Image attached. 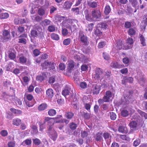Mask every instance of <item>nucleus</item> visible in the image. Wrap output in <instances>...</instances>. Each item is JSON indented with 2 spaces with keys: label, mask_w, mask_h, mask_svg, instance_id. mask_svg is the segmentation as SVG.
Returning <instances> with one entry per match:
<instances>
[{
  "label": "nucleus",
  "mask_w": 147,
  "mask_h": 147,
  "mask_svg": "<svg viewBox=\"0 0 147 147\" xmlns=\"http://www.w3.org/2000/svg\"><path fill=\"white\" fill-rule=\"evenodd\" d=\"M55 81V76L50 77L49 79V83L50 84L54 83Z\"/></svg>",
  "instance_id": "obj_57"
},
{
  "label": "nucleus",
  "mask_w": 147,
  "mask_h": 147,
  "mask_svg": "<svg viewBox=\"0 0 147 147\" xmlns=\"http://www.w3.org/2000/svg\"><path fill=\"white\" fill-rule=\"evenodd\" d=\"M67 65L68 72L69 73H71L74 66V62L72 60L69 61H68Z\"/></svg>",
  "instance_id": "obj_17"
},
{
  "label": "nucleus",
  "mask_w": 147,
  "mask_h": 147,
  "mask_svg": "<svg viewBox=\"0 0 147 147\" xmlns=\"http://www.w3.org/2000/svg\"><path fill=\"white\" fill-rule=\"evenodd\" d=\"M135 77L141 85L142 86L144 85L145 79L143 77V74L140 71L138 72L137 75L135 76Z\"/></svg>",
  "instance_id": "obj_9"
},
{
  "label": "nucleus",
  "mask_w": 147,
  "mask_h": 147,
  "mask_svg": "<svg viewBox=\"0 0 147 147\" xmlns=\"http://www.w3.org/2000/svg\"><path fill=\"white\" fill-rule=\"evenodd\" d=\"M139 38L141 42V44L143 46H146V40L144 36L141 34H139Z\"/></svg>",
  "instance_id": "obj_25"
},
{
  "label": "nucleus",
  "mask_w": 147,
  "mask_h": 147,
  "mask_svg": "<svg viewBox=\"0 0 147 147\" xmlns=\"http://www.w3.org/2000/svg\"><path fill=\"white\" fill-rule=\"evenodd\" d=\"M10 110L12 113L17 115H19L22 113V111L20 110L16 109L13 108H11Z\"/></svg>",
  "instance_id": "obj_37"
},
{
  "label": "nucleus",
  "mask_w": 147,
  "mask_h": 147,
  "mask_svg": "<svg viewBox=\"0 0 147 147\" xmlns=\"http://www.w3.org/2000/svg\"><path fill=\"white\" fill-rule=\"evenodd\" d=\"M25 96L28 100L25 101L26 105L29 107H32L34 105V99L33 95L30 94H26Z\"/></svg>",
  "instance_id": "obj_6"
},
{
  "label": "nucleus",
  "mask_w": 147,
  "mask_h": 147,
  "mask_svg": "<svg viewBox=\"0 0 147 147\" xmlns=\"http://www.w3.org/2000/svg\"><path fill=\"white\" fill-rule=\"evenodd\" d=\"M0 134L2 136L5 137L7 135L8 133L7 130H3L1 131Z\"/></svg>",
  "instance_id": "obj_60"
},
{
  "label": "nucleus",
  "mask_w": 147,
  "mask_h": 147,
  "mask_svg": "<svg viewBox=\"0 0 147 147\" xmlns=\"http://www.w3.org/2000/svg\"><path fill=\"white\" fill-rule=\"evenodd\" d=\"M124 26L126 28H130L131 26V23L129 22H126L125 23Z\"/></svg>",
  "instance_id": "obj_55"
},
{
  "label": "nucleus",
  "mask_w": 147,
  "mask_h": 147,
  "mask_svg": "<svg viewBox=\"0 0 147 147\" xmlns=\"http://www.w3.org/2000/svg\"><path fill=\"white\" fill-rule=\"evenodd\" d=\"M94 34L96 36H99L102 35V31L100 28L96 26L94 31Z\"/></svg>",
  "instance_id": "obj_33"
},
{
  "label": "nucleus",
  "mask_w": 147,
  "mask_h": 147,
  "mask_svg": "<svg viewBox=\"0 0 147 147\" xmlns=\"http://www.w3.org/2000/svg\"><path fill=\"white\" fill-rule=\"evenodd\" d=\"M111 67L115 69H119L123 67L122 65H121L116 62H112L111 64Z\"/></svg>",
  "instance_id": "obj_28"
},
{
  "label": "nucleus",
  "mask_w": 147,
  "mask_h": 147,
  "mask_svg": "<svg viewBox=\"0 0 147 147\" xmlns=\"http://www.w3.org/2000/svg\"><path fill=\"white\" fill-rule=\"evenodd\" d=\"M55 27L54 26H49L48 27V30L49 32H54L55 31Z\"/></svg>",
  "instance_id": "obj_64"
},
{
  "label": "nucleus",
  "mask_w": 147,
  "mask_h": 147,
  "mask_svg": "<svg viewBox=\"0 0 147 147\" xmlns=\"http://www.w3.org/2000/svg\"><path fill=\"white\" fill-rule=\"evenodd\" d=\"M90 114L84 112L83 117L86 119H89L90 118Z\"/></svg>",
  "instance_id": "obj_59"
},
{
  "label": "nucleus",
  "mask_w": 147,
  "mask_h": 147,
  "mask_svg": "<svg viewBox=\"0 0 147 147\" xmlns=\"http://www.w3.org/2000/svg\"><path fill=\"white\" fill-rule=\"evenodd\" d=\"M103 70L99 68H97L95 70V74L92 76L93 80L96 83L99 80H100L103 79L104 78Z\"/></svg>",
  "instance_id": "obj_4"
},
{
  "label": "nucleus",
  "mask_w": 147,
  "mask_h": 147,
  "mask_svg": "<svg viewBox=\"0 0 147 147\" xmlns=\"http://www.w3.org/2000/svg\"><path fill=\"white\" fill-rule=\"evenodd\" d=\"M124 79L126 80V82H127L132 83L133 82V78L131 77H124Z\"/></svg>",
  "instance_id": "obj_52"
},
{
  "label": "nucleus",
  "mask_w": 147,
  "mask_h": 147,
  "mask_svg": "<svg viewBox=\"0 0 147 147\" xmlns=\"http://www.w3.org/2000/svg\"><path fill=\"white\" fill-rule=\"evenodd\" d=\"M15 24L16 25L23 24L26 22V20L24 19L18 18H16L14 20Z\"/></svg>",
  "instance_id": "obj_18"
},
{
  "label": "nucleus",
  "mask_w": 147,
  "mask_h": 147,
  "mask_svg": "<svg viewBox=\"0 0 147 147\" xmlns=\"http://www.w3.org/2000/svg\"><path fill=\"white\" fill-rule=\"evenodd\" d=\"M69 126L70 128L72 130L75 129L77 127V124L74 122H72L70 123Z\"/></svg>",
  "instance_id": "obj_43"
},
{
  "label": "nucleus",
  "mask_w": 147,
  "mask_h": 147,
  "mask_svg": "<svg viewBox=\"0 0 147 147\" xmlns=\"http://www.w3.org/2000/svg\"><path fill=\"white\" fill-rule=\"evenodd\" d=\"M42 28L39 26H36L30 31V35L34 38H38L40 40L45 38V33L42 31Z\"/></svg>",
  "instance_id": "obj_1"
},
{
  "label": "nucleus",
  "mask_w": 147,
  "mask_h": 147,
  "mask_svg": "<svg viewBox=\"0 0 147 147\" xmlns=\"http://www.w3.org/2000/svg\"><path fill=\"white\" fill-rule=\"evenodd\" d=\"M74 116V113L68 111L65 113V116L67 119H71Z\"/></svg>",
  "instance_id": "obj_29"
},
{
  "label": "nucleus",
  "mask_w": 147,
  "mask_h": 147,
  "mask_svg": "<svg viewBox=\"0 0 147 147\" xmlns=\"http://www.w3.org/2000/svg\"><path fill=\"white\" fill-rule=\"evenodd\" d=\"M51 38L54 40H58L59 39V37L58 35L55 33H53L51 34Z\"/></svg>",
  "instance_id": "obj_50"
},
{
  "label": "nucleus",
  "mask_w": 147,
  "mask_h": 147,
  "mask_svg": "<svg viewBox=\"0 0 147 147\" xmlns=\"http://www.w3.org/2000/svg\"><path fill=\"white\" fill-rule=\"evenodd\" d=\"M111 71L110 70H107L105 71V74H104V78L103 79H105V78H109L111 76Z\"/></svg>",
  "instance_id": "obj_39"
},
{
  "label": "nucleus",
  "mask_w": 147,
  "mask_h": 147,
  "mask_svg": "<svg viewBox=\"0 0 147 147\" xmlns=\"http://www.w3.org/2000/svg\"><path fill=\"white\" fill-rule=\"evenodd\" d=\"M102 133L101 131H99L96 134H94L93 138L97 141H100L103 139L102 137Z\"/></svg>",
  "instance_id": "obj_15"
},
{
  "label": "nucleus",
  "mask_w": 147,
  "mask_h": 147,
  "mask_svg": "<svg viewBox=\"0 0 147 147\" xmlns=\"http://www.w3.org/2000/svg\"><path fill=\"white\" fill-rule=\"evenodd\" d=\"M32 143V141L31 140L29 139H27L24 141L22 143L23 145H29Z\"/></svg>",
  "instance_id": "obj_44"
},
{
  "label": "nucleus",
  "mask_w": 147,
  "mask_h": 147,
  "mask_svg": "<svg viewBox=\"0 0 147 147\" xmlns=\"http://www.w3.org/2000/svg\"><path fill=\"white\" fill-rule=\"evenodd\" d=\"M9 16V15L8 13H1L0 15V18L1 19H6Z\"/></svg>",
  "instance_id": "obj_47"
},
{
  "label": "nucleus",
  "mask_w": 147,
  "mask_h": 147,
  "mask_svg": "<svg viewBox=\"0 0 147 147\" xmlns=\"http://www.w3.org/2000/svg\"><path fill=\"white\" fill-rule=\"evenodd\" d=\"M45 78L43 74L37 76L36 77V80L38 82H41L44 80Z\"/></svg>",
  "instance_id": "obj_46"
},
{
  "label": "nucleus",
  "mask_w": 147,
  "mask_h": 147,
  "mask_svg": "<svg viewBox=\"0 0 147 147\" xmlns=\"http://www.w3.org/2000/svg\"><path fill=\"white\" fill-rule=\"evenodd\" d=\"M138 112L142 117H144L146 119H147V113L140 110H138Z\"/></svg>",
  "instance_id": "obj_45"
},
{
  "label": "nucleus",
  "mask_w": 147,
  "mask_h": 147,
  "mask_svg": "<svg viewBox=\"0 0 147 147\" xmlns=\"http://www.w3.org/2000/svg\"><path fill=\"white\" fill-rule=\"evenodd\" d=\"M3 42L8 41L11 39L9 32L7 30H5L3 32V36L2 37Z\"/></svg>",
  "instance_id": "obj_12"
},
{
  "label": "nucleus",
  "mask_w": 147,
  "mask_h": 147,
  "mask_svg": "<svg viewBox=\"0 0 147 147\" xmlns=\"http://www.w3.org/2000/svg\"><path fill=\"white\" fill-rule=\"evenodd\" d=\"M111 11V9L109 5H107L104 9V13L105 15H107L109 14Z\"/></svg>",
  "instance_id": "obj_32"
},
{
  "label": "nucleus",
  "mask_w": 147,
  "mask_h": 147,
  "mask_svg": "<svg viewBox=\"0 0 147 147\" xmlns=\"http://www.w3.org/2000/svg\"><path fill=\"white\" fill-rule=\"evenodd\" d=\"M94 21L98 20L101 17V13L98 10H94L92 11Z\"/></svg>",
  "instance_id": "obj_8"
},
{
  "label": "nucleus",
  "mask_w": 147,
  "mask_h": 147,
  "mask_svg": "<svg viewBox=\"0 0 147 147\" xmlns=\"http://www.w3.org/2000/svg\"><path fill=\"white\" fill-rule=\"evenodd\" d=\"M121 114L122 117H125L128 116L129 113L127 110L124 109L121 111Z\"/></svg>",
  "instance_id": "obj_42"
},
{
  "label": "nucleus",
  "mask_w": 147,
  "mask_h": 147,
  "mask_svg": "<svg viewBox=\"0 0 147 147\" xmlns=\"http://www.w3.org/2000/svg\"><path fill=\"white\" fill-rule=\"evenodd\" d=\"M78 20L76 19H71L70 20L69 22H70L71 24V25H77L78 26Z\"/></svg>",
  "instance_id": "obj_53"
},
{
  "label": "nucleus",
  "mask_w": 147,
  "mask_h": 147,
  "mask_svg": "<svg viewBox=\"0 0 147 147\" xmlns=\"http://www.w3.org/2000/svg\"><path fill=\"white\" fill-rule=\"evenodd\" d=\"M57 10V8L55 7L54 6H52L50 7V13L51 14L54 13V11Z\"/></svg>",
  "instance_id": "obj_62"
},
{
  "label": "nucleus",
  "mask_w": 147,
  "mask_h": 147,
  "mask_svg": "<svg viewBox=\"0 0 147 147\" xmlns=\"http://www.w3.org/2000/svg\"><path fill=\"white\" fill-rule=\"evenodd\" d=\"M51 118L49 117H46L45 118L44 123L47 122L48 125L49 126L48 127V130L47 133L49 135V136L54 141H55L56 140L57 137V134L56 131H55L53 127L50 125H51V122L50 120Z\"/></svg>",
  "instance_id": "obj_2"
},
{
  "label": "nucleus",
  "mask_w": 147,
  "mask_h": 147,
  "mask_svg": "<svg viewBox=\"0 0 147 147\" xmlns=\"http://www.w3.org/2000/svg\"><path fill=\"white\" fill-rule=\"evenodd\" d=\"M142 23L144 24V28L145 29L146 25H147V14L144 16L143 20L142 22Z\"/></svg>",
  "instance_id": "obj_58"
},
{
  "label": "nucleus",
  "mask_w": 147,
  "mask_h": 147,
  "mask_svg": "<svg viewBox=\"0 0 147 147\" xmlns=\"http://www.w3.org/2000/svg\"><path fill=\"white\" fill-rule=\"evenodd\" d=\"M118 131L122 133H127L128 131L126 127L125 126L121 125L120 126L118 129Z\"/></svg>",
  "instance_id": "obj_22"
},
{
  "label": "nucleus",
  "mask_w": 147,
  "mask_h": 147,
  "mask_svg": "<svg viewBox=\"0 0 147 147\" xmlns=\"http://www.w3.org/2000/svg\"><path fill=\"white\" fill-rule=\"evenodd\" d=\"M112 93L109 90L106 91L103 96V99L107 102H109L112 98Z\"/></svg>",
  "instance_id": "obj_11"
},
{
  "label": "nucleus",
  "mask_w": 147,
  "mask_h": 147,
  "mask_svg": "<svg viewBox=\"0 0 147 147\" xmlns=\"http://www.w3.org/2000/svg\"><path fill=\"white\" fill-rule=\"evenodd\" d=\"M70 31L65 27H62V34L63 36H66L70 33Z\"/></svg>",
  "instance_id": "obj_34"
},
{
  "label": "nucleus",
  "mask_w": 147,
  "mask_h": 147,
  "mask_svg": "<svg viewBox=\"0 0 147 147\" xmlns=\"http://www.w3.org/2000/svg\"><path fill=\"white\" fill-rule=\"evenodd\" d=\"M13 66V65L11 63L7 64L5 66L6 70L7 71H10L12 69Z\"/></svg>",
  "instance_id": "obj_36"
},
{
  "label": "nucleus",
  "mask_w": 147,
  "mask_h": 147,
  "mask_svg": "<svg viewBox=\"0 0 147 147\" xmlns=\"http://www.w3.org/2000/svg\"><path fill=\"white\" fill-rule=\"evenodd\" d=\"M56 114V111L54 109H50L48 111V114L51 116H53L55 115Z\"/></svg>",
  "instance_id": "obj_38"
},
{
  "label": "nucleus",
  "mask_w": 147,
  "mask_h": 147,
  "mask_svg": "<svg viewBox=\"0 0 147 147\" xmlns=\"http://www.w3.org/2000/svg\"><path fill=\"white\" fill-rule=\"evenodd\" d=\"M79 40L83 46H87L89 44L88 38L82 31L79 32Z\"/></svg>",
  "instance_id": "obj_5"
},
{
  "label": "nucleus",
  "mask_w": 147,
  "mask_h": 147,
  "mask_svg": "<svg viewBox=\"0 0 147 147\" xmlns=\"http://www.w3.org/2000/svg\"><path fill=\"white\" fill-rule=\"evenodd\" d=\"M46 94L49 98H52L54 95L53 91L52 89H48L46 91Z\"/></svg>",
  "instance_id": "obj_26"
},
{
  "label": "nucleus",
  "mask_w": 147,
  "mask_h": 147,
  "mask_svg": "<svg viewBox=\"0 0 147 147\" xmlns=\"http://www.w3.org/2000/svg\"><path fill=\"white\" fill-rule=\"evenodd\" d=\"M120 138L123 140L127 141H129L130 140V138L129 137L124 135H121Z\"/></svg>",
  "instance_id": "obj_54"
},
{
  "label": "nucleus",
  "mask_w": 147,
  "mask_h": 147,
  "mask_svg": "<svg viewBox=\"0 0 147 147\" xmlns=\"http://www.w3.org/2000/svg\"><path fill=\"white\" fill-rule=\"evenodd\" d=\"M73 3L69 1H67L65 2L63 7L65 9H68L70 8Z\"/></svg>",
  "instance_id": "obj_21"
},
{
  "label": "nucleus",
  "mask_w": 147,
  "mask_h": 147,
  "mask_svg": "<svg viewBox=\"0 0 147 147\" xmlns=\"http://www.w3.org/2000/svg\"><path fill=\"white\" fill-rule=\"evenodd\" d=\"M131 129L132 130H135L138 129V124L137 122L134 121L130 122L129 124Z\"/></svg>",
  "instance_id": "obj_16"
},
{
  "label": "nucleus",
  "mask_w": 147,
  "mask_h": 147,
  "mask_svg": "<svg viewBox=\"0 0 147 147\" xmlns=\"http://www.w3.org/2000/svg\"><path fill=\"white\" fill-rule=\"evenodd\" d=\"M27 35L26 34H23L20 35L19 37L18 41L19 43H22L25 44L26 43V38H27Z\"/></svg>",
  "instance_id": "obj_14"
},
{
  "label": "nucleus",
  "mask_w": 147,
  "mask_h": 147,
  "mask_svg": "<svg viewBox=\"0 0 147 147\" xmlns=\"http://www.w3.org/2000/svg\"><path fill=\"white\" fill-rule=\"evenodd\" d=\"M108 26V24L107 23L105 22H100L97 25V27L102 29L104 30L106 29Z\"/></svg>",
  "instance_id": "obj_19"
},
{
  "label": "nucleus",
  "mask_w": 147,
  "mask_h": 147,
  "mask_svg": "<svg viewBox=\"0 0 147 147\" xmlns=\"http://www.w3.org/2000/svg\"><path fill=\"white\" fill-rule=\"evenodd\" d=\"M51 22V21L49 20L45 19L41 22L40 24L42 26H46L50 25Z\"/></svg>",
  "instance_id": "obj_23"
},
{
  "label": "nucleus",
  "mask_w": 147,
  "mask_h": 147,
  "mask_svg": "<svg viewBox=\"0 0 147 147\" xmlns=\"http://www.w3.org/2000/svg\"><path fill=\"white\" fill-rule=\"evenodd\" d=\"M71 42V39L70 38H67L65 39L63 42V44L65 45H69Z\"/></svg>",
  "instance_id": "obj_51"
},
{
  "label": "nucleus",
  "mask_w": 147,
  "mask_h": 147,
  "mask_svg": "<svg viewBox=\"0 0 147 147\" xmlns=\"http://www.w3.org/2000/svg\"><path fill=\"white\" fill-rule=\"evenodd\" d=\"M19 59L20 62L21 63H25L27 61L26 58L23 56H20Z\"/></svg>",
  "instance_id": "obj_41"
},
{
  "label": "nucleus",
  "mask_w": 147,
  "mask_h": 147,
  "mask_svg": "<svg viewBox=\"0 0 147 147\" xmlns=\"http://www.w3.org/2000/svg\"><path fill=\"white\" fill-rule=\"evenodd\" d=\"M47 107V105L46 103H43L40 105L38 107V110L39 111H44Z\"/></svg>",
  "instance_id": "obj_30"
},
{
  "label": "nucleus",
  "mask_w": 147,
  "mask_h": 147,
  "mask_svg": "<svg viewBox=\"0 0 147 147\" xmlns=\"http://www.w3.org/2000/svg\"><path fill=\"white\" fill-rule=\"evenodd\" d=\"M84 13L85 18L86 20L90 22L94 21L92 14V13H89L88 10H85L84 11Z\"/></svg>",
  "instance_id": "obj_10"
},
{
  "label": "nucleus",
  "mask_w": 147,
  "mask_h": 147,
  "mask_svg": "<svg viewBox=\"0 0 147 147\" xmlns=\"http://www.w3.org/2000/svg\"><path fill=\"white\" fill-rule=\"evenodd\" d=\"M129 1L133 7H135L136 6L138 3L137 0H129Z\"/></svg>",
  "instance_id": "obj_63"
},
{
  "label": "nucleus",
  "mask_w": 147,
  "mask_h": 147,
  "mask_svg": "<svg viewBox=\"0 0 147 147\" xmlns=\"http://www.w3.org/2000/svg\"><path fill=\"white\" fill-rule=\"evenodd\" d=\"M38 13L40 16H42L44 15L47 16V14L46 13L45 9L42 8H39L38 10Z\"/></svg>",
  "instance_id": "obj_35"
},
{
  "label": "nucleus",
  "mask_w": 147,
  "mask_h": 147,
  "mask_svg": "<svg viewBox=\"0 0 147 147\" xmlns=\"http://www.w3.org/2000/svg\"><path fill=\"white\" fill-rule=\"evenodd\" d=\"M109 113L111 119L113 120H115L117 117L115 113L113 112H110Z\"/></svg>",
  "instance_id": "obj_49"
},
{
  "label": "nucleus",
  "mask_w": 147,
  "mask_h": 147,
  "mask_svg": "<svg viewBox=\"0 0 147 147\" xmlns=\"http://www.w3.org/2000/svg\"><path fill=\"white\" fill-rule=\"evenodd\" d=\"M22 123L21 120L18 118H14L12 121L13 124L16 126H18L20 125Z\"/></svg>",
  "instance_id": "obj_27"
},
{
  "label": "nucleus",
  "mask_w": 147,
  "mask_h": 147,
  "mask_svg": "<svg viewBox=\"0 0 147 147\" xmlns=\"http://www.w3.org/2000/svg\"><path fill=\"white\" fill-rule=\"evenodd\" d=\"M103 136L106 141L109 142H110L111 136L109 133L107 132H104L103 134Z\"/></svg>",
  "instance_id": "obj_24"
},
{
  "label": "nucleus",
  "mask_w": 147,
  "mask_h": 147,
  "mask_svg": "<svg viewBox=\"0 0 147 147\" xmlns=\"http://www.w3.org/2000/svg\"><path fill=\"white\" fill-rule=\"evenodd\" d=\"M101 86L94 85L92 86V91L94 94H97L100 92L101 89Z\"/></svg>",
  "instance_id": "obj_13"
},
{
  "label": "nucleus",
  "mask_w": 147,
  "mask_h": 147,
  "mask_svg": "<svg viewBox=\"0 0 147 147\" xmlns=\"http://www.w3.org/2000/svg\"><path fill=\"white\" fill-rule=\"evenodd\" d=\"M71 11L72 12L74 13V14L76 15H78L79 14V9L78 7L72 8Z\"/></svg>",
  "instance_id": "obj_40"
},
{
  "label": "nucleus",
  "mask_w": 147,
  "mask_h": 147,
  "mask_svg": "<svg viewBox=\"0 0 147 147\" xmlns=\"http://www.w3.org/2000/svg\"><path fill=\"white\" fill-rule=\"evenodd\" d=\"M8 57L11 59L14 60V59H16V55L13 53L11 52L9 53Z\"/></svg>",
  "instance_id": "obj_56"
},
{
  "label": "nucleus",
  "mask_w": 147,
  "mask_h": 147,
  "mask_svg": "<svg viewBox=\"0 0 147 147\" xmlns=\"http://www.w3.org/2000/svg\"><path fill=\"white\" fill-rule=\"evenodd\" d=\"M134 100L132 94L129 92L125 95L123 97L120 103L121 105L123 106V107L126 108L127 105L129 103H132Z\"/></svg>",
  "instance_id": "obj_3"
},
{
  "label": "nucleus",
  "mask_w": 147,
  "mask_h": 147,
  "mask_svg": "<svg viewBox=\"0 0 147 147\" xmlns=\"http://www.w3.org/2000/svg\"><path fill=\"white\" fill-rule=\"evenodd\" d=\"M87 4L90 7L92 8H95L97 6L98 2L94 1H87Z\"/></svg>",
  "instance_id": "obj_20"
},
{
  "label": "nucleus",
  "mask_w": 147,
  "mask_h": 147,
  "mask_svg": "<svg viewBox=\"0 0 147 147\" xmlns=\"http://www.w3.org/2000/svg\"><path fill=\"white\" fill-rule=\"evenodd\" d=\"M31 128L32 129L34 134H36L38 132L37 127L36 126L33 125L32 126Z\"/></svg>",
  "instance_id": "obj_61"
},
{
  "label": "nucleus",
  "mask_w": 147,
  "mask_h": 147,
  "mask_svg": "<svg viewBox=\"0 0 147 147\" xmlns=\"http://www.w3.org/2000/svg\"><path fill=\"white\" fill-rule=\"evenodd\" d=\"M41 65L43 69H47L48 67L54 70L55 69V64L51 62L45 61L43 63L41 64Z\"/></svg>",
  "instance_id": "obj_7"
},
{
  "label": "nucleus",
  "mask_w": 147,
  "mask_h": 147,
  "mask_svg": "<svg viewBox=\"0 0 147 147\" xmlns=\"http://www.w3.org/2000/svg\"><path fill=\"white\" fill-rule=\"evenodd\" d=\"M127 32L129 35L132 36L135 35L136 31L133 28H130L128 31Z\"/></svg>",
  "instance_id": "obj_48"
},
{
  "label": "nucleus",
  "mask_w": 147,
  "mask_h": 147,
  "mask_svg": "<svg viewBox=\"0 0 147 147\" xmlns=\"http://www.w3.org/2000/svg\"><path fill=\"white\" fill-rule=\"evenodd\" d=\"M62 95L65 96H66L69 95V94L71 95L72 97H73L74 96V94H72L70 92L69 90L67 89H65L63 90L62 92Z\"/></svg>",
  "instance_id": "obj_31"
}]
</instances>
